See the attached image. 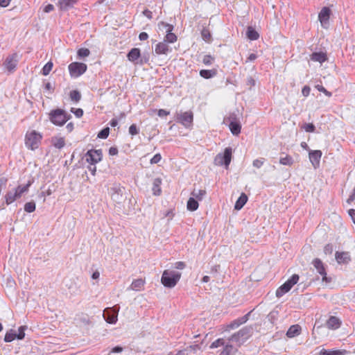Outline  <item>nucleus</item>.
Masks as SVG:
<instances>
[{
    "label": "nucleus",
    "mask_w": 355,
    "mask_h": 355,
    "mask_svg": "<svg viewBox=\"0 0 355 355\" xmlns=\"http://www.w3.org/2000/svg\"><path fill=\"white\" fill-rule=\"evenodd\" d=\"M71 118L64 110L57 108L52 110L49 114V121L55 125L62 126Z\"/></svg>",
    "instance_id": "obj_1"
},
{
    "label": "nucleus",
    "mask_w": 355,
    "mask_h": 355,
    "mask_svg": "<svg viewBox=\"0 0 355 355\" xmlns=\"http://www.w3.org/2000/svg\"><path fill=\"white\" fill-rule=\"evenodd\" d=\"M181 273L174 270H165L161 277V282L166 288H173L179 282Z\"/></svg>",
    "instance_id": "obj_2"
},
{
    "label": "nucleus",
    "mask_w": 355,
    "mask_h": 355,
    "mask_svg": "<svg viewBox=\"0 0 355 355\" xmlns=\"http://www.w3.org/2000/svg\"><path fill=\"white\" fill-rule=\"evenodd\" d=\"M252 333V327H244L230 337L229 341L235 343L237 347H240L251 336Z\"/></svg>",
    "instance_id": "obj_3"
},
{
    "label": "nucleus",
    "mask_w": 355,
    "mask_h": 355,
    "mask_svg": "<svg viewBox=\"0 0 355 355\" xmlns=\"http://www.w3.org/2000/svg\"><path fill=\"white\" fill-rule=\"evenodd\" d=\"M42 135L35 130L26 132L25 135V145L26 146L32 150L38 148Z\"/></svg>",
    "instance_id": "obj_4"
},
{
    "label": "nucleus",
    "mask_w": 355,
    "mask_h": 355,
    "mask_svg": "<svg viewBox=\"0 0 355 355\" xmlns=\"http://www.w3.org/2000/svg\"><path fill=\"white\" fill-rule=\"evenodd\" d=\"M124 192L125 187L118 183L113 184L109 189V193L112 200L118 204L121 203L125 200Z\"/></svg>",
    "instance_id": "obj_5"
},
{
    "label": "nucleus",
    "mask_w": 355,
    "mask_h": 355,
    "mask_svg": "<svg viewBox=\"0 0 355 355\" xmlns=\"http://www.w3.org/2000/svg\"><path fill=\"white\" fill-rule=\"evenodd\" d=\"M232 153V148H226L223 154L219 153L216 155L214 159L215 164L218 166L225 165V166H228L231 162Z\"/></svg>",
    "instance_id": "obj_6"
},
{
    "label": "nucleus",
    "mask_w": 355,
    "mask_h": 355,
    "mask_svg": "<svg viewBox=\"0 0 355 355\" xmlns=\"http://www.w3.org/2000/svg\"><path fill=\"white\" fill-rule=\"evenodd\" d=\"M127 58L130 62L142 65L148 61V58H141L140 49L138 48L132 49L127 54Z\"/></svg>",
    "instance_id": "obj_7"
},
{
    "label": "nucleus",
    "mask_w": 355,
    "mask_h": 355,
    "mask_svg": "<svg viewBox=\"0 0 355 355\" xmlns=\"http://www.w3.org/2000/svg\"><path fill=\"white\" fill-rule=\"evenodd\" d=\"M68 68L71 76L77 78L87 71V67L84 63L74 62L71 63Z\"/></svg>",
    "instance_id": "obj_8"
},
{
    "label": "nucleus",
    "mask_w": 355,
    "mask_h": 355,
    "mask_svg": "<svg viewBox=\"0 0 355 355\" xmlns=\"http://www.w3.org/2000/svg\"><path fill=\"white\" fill-rule=\"evenodd\" d=\"M103 158V151L101 149L89 150L85 154L86 162L90 164H96L101 162Z\"/></svg>",
    "instance_id": "obj_9"
},
{
    "label": "nucleus",
    "mask_w": 355,
    "mask_h": 355,
    "mask_svg": "<svg viewBox=\"0 0 355 355\" xmlns=\"http://www.w3.org/2000/svg\"><path fill=\"white\" fill-rule=\"evenodd\" d=\"M158 26L159 28H166V35L164 37V42L168 43H174L177 41V36L172 33V31L174 29V26L173 25L166 23L164 21H160L158 24Z\"/></svg>",
    "instance_id": "obj_10"
},
{
    "label": "nucleus",
    "mask_w": 355,
    "mask_h": 355,
    "mask_svg": "<svg viewBox=\"0 0 355 355\" xmlns=\"http://www.w3.org/2000/svg\"><path fill=\"white\" fill-rule=\"evenodd\" d=\"M177 121L186 128L190 127L193 123V115L192 112L177 113Z\"/></svg>",
    "instance_id": "obj_11"
},
{
    "label": "nucleus",
    "mask_w": 355,
    "mask_h": 355,
    "mask_svg": "<svg viewBox=\"0 0 355 355\" xmlns=\"http://www.w3.org/2000/svg\"><path fill=\"white\" fill-rule=\"evenodd\" d=\"M19 62V55L17 53L9 55L4 61V66L8 72H13Z\"/></svg>",
    "instance_id": "obj_12"
},
{
    "label": "nucleus",
    "mask_w": 355,
    "mask_h": 355,
    "mask_svg": "<svg viewBox=\"0 0 355 355\" xmlns=\"http://www.w3.org/2000/svg\"><path fill=\"white\" fill-rule=\"evenodd\" d=\"M225 121L229 122V128L232 135H238L241 132V125L235 114H231L228 118H225Z\"/></svg>",
    "instance_id": "obj_13"
},
{
    "label": "nucleus",
    "mask_w": 355,
    "mask_h": 355,
    "mask_svg": "<svg viewBox=\"0 0 355 355\" xmlns=\"http://www.w3.org/2000/svg\"><path fill=\"white\" fill-rule=\"evenodd\" d=\"M331 11L328 7H323L318 14V20L324 28H328L329 26V18Z\"/></svg>",
    "instance_id": "obj_14"
},
{
    "label": "nucleus",
    "mask_w": 355,
    "mask_h": 355,
    "mask_svg": "<svg viewBox=\"0 0 355 355\" xmlns=\"http://www.w3.org/2000/svg\"><path fill=\"white\" fill-rule=\"evenodd\" d=\"M312 264L316 269L318 272L322 277V279L323 282H325L327 283H329L331 282V279L330 277H327L324 264L320 259H314L312 261Z\"/></svg>",
    "instance_id": "obj_15"
},
{
    "label": "nucleus",
    "mask_w": 355,
    "mask_h": 355,
    "mask_svg": "<svg viewBox=\"0 0 355 355\" xmlns=\"http://www.w3.org/2000/svg\"><path fill=\"white\" fill-rule=\"evenodd\" d=\"M103 318L110 324H115L117 321L118 310L107 308L103 311Z\"/></svg>",
    "instance_id": "obj_16"
},
{
    "label": "nucleus",
    "mask_w": 355,
    "mask_h": 355,
    "mask_svg": "<svg viewBox=\"0 0 355 355\" xmlns=\"http://www.w3.org/2000/svg\"><path fill=\"white\" fill-rule=\"evenodd\" d=\"M322 152L319 150H310L309 152V159L313 166L316 168L320 164V161L322 157Z\"/></svg>",
    "instance_id": "obj_17"
},
{
    "label": "nucleus",
    "mask_w": 355,
    "mask_h": 355,
    "mask_svg": "<svg viewBox=\"0 0 355 355\" xmlns=\"http://www.w3.org/2000/svg\"><path fill=\"white\" fill-rule=\"evenodd\" d=\"M335 257L339 264H346L351 261L350 254L348 252H336Z\"/></svg>",
    "instance_id": "obj_18"
},
{
    "label": "nucleus",
    "mask_w": 355,
    "mask_h": 355,
    "mask_svg": "<svg viewBox=\"0 0 355 355\" xmlns=\"http://www.w3.org/2000/svg\"><path fill=\"white\" fill-rule=\"evenodd\" d=\"M155 51L157 54H167L169 51H171V49L168 46V45L166 43V42H159L155 46Z\"/></svg>",
    "instance_id": "obj_19"
},
{
    "label": "nucleus",
    "mask_w": 355,
    "mask_h": 355,
    "mask_svg": "<svg viewBox=\"0 0 355 355\" xmlns=\"http://www.w3.org/2000/svg\"><path fill=\"white\" fill-rule=\"evenodd\" d=\"M341 322L340 319L336 316H330L327 321V326L329 329H337L340 327Z\"/></svg>",
    "instance_id": "obj_20"
},
{
    "label": "nucleus",
    "mask_w": 355,
    "mask_h": 355,
    "mask_svg": "<svg viewBox=\"0 0 355 355\" xmlns=\"http://www.w3.org/2000/svg\"><path fill=\"white\" fill-rule=\"evenodd\" d=\"M311 60L322 64L327 60V54L323 52H314L311 55Z\"/></svg>",
    "instance_id": "obj_21"
},
{
    "label": "nucleus",
    "mask_w": 355,
    "mask_h": 355,
    "mask_svg": "<svg viewBox=\"0 0 355 355\" xmlns=\"http://www.w3.org/2000/svg\"><path fill=\"white\" fill-rule=\"evenodd\" d=\"M33 180H28L27 184L25 185H19L17 188L15 189V191L18 196L19 198H21L23 193H26L28 191L29 187L33 184Z\"/></svg>",
    "instance_id": "obj_22"
},
{
    "label": "nucleus",
    "mask_w": 355,
    "mask_h": 355,
    "mask_svg": "<svg viewBox=\"0 0 355 355\" xmlns=\"http://www.w3.org/2000/svg\"><path fill=\"white\" fill-rule=\"evenodd\" d=\"M162 179L159 178H155L153 182L152 191L155 196H159L162 192L161 189Z\"/></svg>",
    "instance_id": "obj_23"
},
{
    "label": "nucleus",
    "mask_w": 355,
    "mask_h": 355,
    "mask_svg": "<svg viewBox=\"0 0 355 355\" xmlns=\"http://www.w3.org/2000/svg\"><path fill=\"white\" fill-rule=\"evenodd\" d=\"M301 327L298 324H294L289 327L286 332V336L288 338H293L300 334Z\"/></svg>",
    "instance_id": "obj_24"
},
{
    "label": "nucleus",
    "mask_w": 355,
    "mask_h": 355,
    "mask_svg": "<svg viewBox=\"0 0 355 355\" xmlns=\"http://www.w3.org/2000/svg\"><path fill=\"white\" fill-rule=\"evenodd\" d=\"M247 201L248 196L244 193H242L234 205V209L236 210L241 209Z\"/></svg>",
    "instance_id": "obj_25"
},
{
    "label": "nucleus",
    "mask_w": 355,
    "mask_h": 355,
    "mask_svg": "<svg viewBox=\"0 0 355 355\" xmlns=\"http://www.w3.org/2000/svg\"><path fill=\"white\" fill-rule=\"evenodd\" d=\"M346 353V350L322 349L319 355H345Z\"/></svg>",
    "instance_id": "obj_26"
},
{
    "label": "nucleus",
    "mask_w": 355,
    "mask_h": 355,
    "mask_svg": "<svg viewBox=\"0 0 355 355\" xmlns=\"http://www.w3.org/2000/svg\"><path fill=\"white\" fill-rule=\"evenodd\" d=\"M200 76L205 79H209L216 76V69H201L199 72Z\"/></svg>",
    "instance_id": "obj_27"
},
{
    "label": "nucleus",
    "mask_w": 355,
    "mask_h": 355,
    "mask_svg": "<svg viewBox=\"0 0 355 355\" xmlns=\"http://www.w3.org/2000/svg\"><path fill=\"white\" fill-rule=\"evenodd\" d=\"M51 144L55 148L61 149L65 146V140L64 137H53L51 139Z\"/></svg>",
    "instance_id": "obj_28"
},
{
    "label": "nucleus",
    "mask_w": 355,
    "mask_h": 355,
    "mask_svg": "<svg viewBox=\"0 0 355 355\" xmlns=\"http://www.w3.org/2000/svg\"><path fill=\"white\" fill-rule=\"evenodd\" d=\"M144 283L145 282L142 279H135L130 286V289L136 291H139L142 290L144 286Z\"/></svg>",
    "instance_id": "obj_29"
},
{
    "label": "nucleus",
    "mask_w": 355,
    "mask_h": 355,
    "mask_svg": "<svg viewBox=\"0 0 355 355\" xmlns=\"http://www.w3.org/2000/svg\"><path fill=\"white\" fill-rule=\"evenodd\" d=\"M291 289V286L286 283H284L280 287H279L276 291V296L277 297H281L285 293H288Z\"/></svg>",
    "instance_id": "obj_30"
},
{
    "label": "nucleus",
    "mask_w": 355,
    "mask_h": 355,
    "mask_svg": "<svg viewBox=\"0 0 355 355\" xmlns=\"http://www.w3.org/2000/svg\"><path fill=\"white\" fill-rule=\"evenodd\" d=\"M6 198V203L7 205H10L13 202H15L17 199L19 198L18 196H17V193L15 191H9L7 192L6 195L5 196Z\"/></svg>",
    "instance_id": "obj_31"
},
{
    "label": "nucleus",
    "mask_w": 355,
    "mask_h": 355,
    "mask_svg": "<svg viewBox=\"0 0 355 355\" xmlns=\"http://www.w3.org/2000/svg\"><path fill=\"white\" fill-rule=\"evenodd\" d=\"M198 206L199 205L197 200H196L193 197H191L189 198L187 205L188 210L191 211H196L198 209Z\"/></svg>",
    "instance_id": "obj_32"
},
{
    "label": "nucleus",
    "mask_w": 355,
    "mask_h": 355,
    "mask_svg": "<svg viewBox=\"0 0 355 355\" xmlns=\"http://www.w3.org/2000/svg\"><path fill=\"white\" fill-rule=\"evenodd\" d=\"M246 35L248 38L250 39V40H257L259 37V35L257 33V31L252 26H249L248 28L246 31Z\"/></svg>",
    "instance_id": "obj_33"
},
{
    "label": "nucleus",
    "mask_w": 355,
    "mask_h": 355,
    "mask_svg": "<svg viewBox=\"0 0 355 355\" xmlns=\"http://www.w3.org/2000/svg\"><path fill=\"white\" fill-rule=\"evenodd\" d=\"M61 9L67 10L72 8L76 3V0H60L59 1Z\"/></svg>",
    "instance_id": "obj_34"
},
{
    "label": "nucleus",
    "mask_w": 355,
    "mask_h": 355,
    "mask_svg": "<svg viewBox=\"0 0 355 355\" xmlns=\"http://www.w3.org/2000/svg\"><path fill=\"white\" fill-rule=\"evenodd\" d=\"M236 351L237 348H234L232 345L227 343L224 345V348L219 355H230L233 352Z\"/></svg>",
    "instance_id": "obj_35"
},
{
    "label": "nucleus",
    "mask_w": 355,
    "mask_h": 355,
    "mask_svg": "<svg viewBox=\"0 0 355 355\" xmlns=\"http://www.w3.org/2000/svg\"><path fill=\"white\" fill-rule=\"evenodd\" d=\"M15 338H17L15 331H14L13 329H10L6 334L4 337V341L6 343H10L14 340Z\"/></svg>",
    "instance_id": "obj_36"
},
{
    "label": "nucleus",
    "mask_w": 355,
    "mask_h": 355,
    "mask_svg": "<svg viewBox=\"0 0 355 355\" xmlns=\"http://www.w3.org/2000/svg\"><path fill=\"white\" fill-rule=\"evenodd\" d=\"M69 97L72 101L78 103L81 99V94L78 90H72L70 92Z\"/></svg>",
    "instance_id": "obj_37"
},
{
    "label": "nucleus",
    "mask_w": 355,
    "mask_h": 355,
    "mask_svg": "<svg viewBox=\"0 0 355 355\" xmlns=\"http://www.w3.org/2000/svg\"><path fill=\"white\" fill-rule=\"evenodd\" d=\"M206 194V191L205 190H202V189H200V190H196L194 189L192 192H191V196L194 198H196L199 200H201L203 197L205 196Z\"/></svg>",
    "instance_id": "obj_38"
},
{
    "label": "nucleus",
    "mask_w": 355,
    "mask_h": 355,
    "mask_svg": "<svg viewBox=\"0 0 355 355\" xmlns=\"http://www.w3.org/2000/svg\"><path fill=\"white\" fill-rule=\"evenodd\" d=\"M279 163L285 166H291L293 164V159L290 155H286L284 157H281Z\"/></svg>",
    "instance_id": "obj_39"
},
{
    "label": "nucleus",
    "mask_w": 355,
    "mask_h": 355,
    "mask_svg": "<svg viewBox=\"0 0 355 355\" xmlns=\"http://www.w3.org/2000/svg\"><path fill=\"white\" fill-rule=\"evenodd\" d=\"M53 64L51 61L48 62L42 68V73L44 76H47L49 74L51 71L52 70Z\"/></svg>",
    "instance_id": "obj_40"
},
{
    "label": "nucleus",
    "mask_w": 355,
    "mask_h": 355,
    "mask_svg": "<svg viewBox=\"0 0 355 355\" xmlns=\"http://www.w3.org/2000/svg\"><path fill=\"white\" fill-rule=\"evenodd\" d=\"M36 206L34 201L26 202L24 205V211L28 213H32L35 210Z\"/></svg>",
    "instance_id": "obj_41"
},
{
    "label": "nucleus",
    "mask_w": 355,
    "mask_h": 355,
    "mask_svg": "<svg viewBox=\"0 0 355 355\" xmlns=\"http://www.w3.org/2000/svg\"><path fill=\"white\" fill-rule=\"evenodd\" d=\"M90 54V51L88 49L81 48L78 50L77 55L78 58H83L87 57Z\"/></svg>",
    "instance_id": "obj_42"
},
{
    "label": "nucleus",
    "mask_w": 355,
    "mask_h": 355,
    "mask_svg": "<svg viewBox=\"0 0 355 355\" xmlns=\"http://www.w3.org/2000/svg\"><path fill=\"white\" fill-rule=\"evenodd\" d=\"M299 280V275L294 274L287 281L286 283L292 288L295 284L297 283Z\"/></svg>",
    "instance_id": "obj_43"
},
{
    "label": "nucleus",
    "mask_w": 355,
    "mask_h": 355,
    "mask_svg": "<svg viewBox=\"0 0 355 355\" xmlns=\"http://www.w3.org/2000/svg\"><path fill=\"white\" fill-rule=\"evenodd\" d=\"M201 36L205 42H209L211 39V33L208 28H204L201 31Z\"/></svg>",
    "instance_id": "obj_44"
},
{
    "label": "nucleus",
    "mask_w": 355,
    "mask_h": 355,
    "mask_svg": "<svg viewBox=\"0 0 355 355\" xmlns=\"http://www.w3.org/2000/svg\"><path fill=\"white\" fill-rule=\"evenodd\" d=\"M225 345V340L223 338H218V339L216 340L215 341H214L211 344L210 348H211V349L217 348L220 346H224Z\"/></svg>",
    "instance_id": "obj_45"
},
{
    "label": "nucleus",
    "mask_w": 355,
    "mask_h": 355,
    "mask_svg": "<svg viewBox=\"0 0 355 355\" xmlns=\"http://www.w3.org/2000/svg\"><path fill=\"white\" fill-rule=\"evenodd\" d=\"M214 61V58L211 55H205L203 57L202 62L206 66H210Z\"/></svg>",
    "instance_id": "obj_46"
},
{
    "label": "nucleus",
    "mask_w": 355,
    "mask_h": 355,
    "mask_svg": "<svg viewBox=\"0 0 355 355\" xmlns=\"http://www.w3.org/2000/svg\"><path fill=\"white\" fill-rule=\"evenodd\" d=\"M109 133H110V128H103V130H101L98 133V138H100V139H107V137L109 136Z\"/></svg>",
    "instance_id": "obj_47"
},
{
    "label": "nucleus",
    "mask_w": 355,
    "mask_h": 355,
    "mask_svg": "<svg viewBox=\"0 0 355 355\" xmlns=\"http://www.w3.org/2000/svg\"><path fill=\"white\" fill-rule=\"evenodd\" d=\"M251 312L252 311H250L247 314H245V315L236 319V321L237 322L239 326L245 323L249 320V317H250V315Z\"/></svg>",
    "instance_id": "obj_48"
},
{
    "label": "nucleus",
    "mask_w": 355,
    "mask_h": 355,
    "mask_svg": "<svg viewBox=\"0 0 355 355\" xmlns=\"http://www.w3.org/2000/svg\"><path fill=\"white\" fill-rule=\"evenodd\" d=\"M26 329V326H21L18 329V333H16L17 339L18 340H22L25 337V333L24 331Z\"/></svg>",
    "instance_id": "obj_49"
},
{
    "label": "nucleus",
    "mask_w": 355,
    "mask_h": 355,
    "mask_svg": "<svg viewBox=\"0 0 355 355\" xmlns=\"http://www.w3.org/2000/svg\"><path fill=\"white\" fill-rule=\"evenodd\" d=\"M315 87L320 92L324 94L325 96L328 97H331L332 96V93L327 91L322 85H316Z\"/></svg>",
    "instance_id": "obj_50"
},
{
    "label": "nucleus",
    "mask_w": 355,
    "mask_h": 355,
    "mask_svg": "<svg viewBox=\"0 0 355 355\" xmlns=\"http://www.w3.org/2000/svg\"><path fill=\"white\" fill-rule=\"evenodd\" d=\"M264 162V158L256 159L253 161L252 165L255 168H260L263 165Z\"/></svg>",
    "instance_id": "obj_51"
},
{
    "label": "nucleus",
    "mask_w": 355,
    "mask_h": 355,
    "mask_svg": "<svg viewBox=\"0 0 355 355\" xmlns=\"http://www.w3.org/2000/svg\"><path fill=\"white\" fill-rule=\"evenodd\" d=\"M302 128L307 132H313L315 130V127L313 123H305Z\"/></svg>",
    "instance_id": "obj_52"
},
{
    "label": "nucleus",
    "mask_w": 355,
    "mask_h": 355,
    "mask_svg": "<svg viewBox=\"0 0 355 355\" xmlns=\"http://www.w3.org/2000/svg\"><path fill=\"white\" fill-rule=\"evenodd\" d=\"M71 111L78 118H80L83 115V110L81 108L76 109V108L72 107Z\"/></svg>",
    "instance_id": "obj_53"
},
{
    "label": "nucleus",
    "mask_w": 355,
    "mask_h": 355,
    "mask_svg": "<svg viewBox=\"0 0 355 355\" xmlns=\"http://www.w3.org/2000/svg\"><path fill=\"white\" fill-rule=\"evenodd\" d=\"M129 133L132 135H136L139 133V130L135 124H132L129 128Z\"/></svg>",
    "instance_id": "obj_54"
},
{
    "label": "nucleus",
    "mask_w": 355,
    "mask_h": 355,
    "mask_svg": "<svg viewBox=\"0 0 355 355\" xmlns=\"http://www.w3.org/2000/svg\"><path fill=\"white\" fill-rule=\"evenodd\" d=\"M162 159V156L159 153L155 154L150 159V164H157Z\"/></svg>",
    "instance_id": "obj_55"
},
{
    "label": "nucleus",
    "mask_w": 355,
    "mask_h": 355,
    "mask_svg": "<svg viewBox=\"0 0 355 355\" xmlns=\"http://www.w3.org/2000/svg\"><path fill=\"white\" fill-rule=\"evenodd\" d=\"M333 245L331 244H327L324 248V252L326 254H330L333 252Z\"/></svg>",
    "instance_id": "obj_56"
},
{
    "label": "nucleus",
    "mask_w": 355,
    "mask_h": 355,
    "mask_svg": "<svg viewBox=\"0 0 355 355\" xmlns=\"http://www.w3.org/2000/svg\"><path fill=\"white\" fill-rule=\"evenodd\" d=\"M311 88L308 85H305L302 90V95L305 97L308 96L310 94Z\"/></svg>",
    "instance_id": "obj_57"
},
{
    "label": "nucleus",
    "mask_w": 355,
    "mask_h": 355,
    "mask_svg": "<svg viewBox=\"0 0 355 355\" xmlns=\"http://www.w3.org/2000/svg\"><path fill=\"white\" fill-rule=\"evenodd\" d=\"M186 264L183 261H178L175 263V268L176 269L182 270L185 268Z\"/></svg>",
    "instance_id": "obj_58"
},
{
    "label": "nucleus",
    "mask_w": 355,
    "mask_h": 355,
    "mask_svg": "<svg viewBox=\"0 0 355 355\" xmlns=\"http://www.w3.org/2000/svg\"><path fill=\"white\" fill-rule=\"evenodd\" d=\"M8 182V179L6 178H0V189H3L6 187Z\"/></svg>",
    "instance_id": "obj_59"
},
{
    "label": "nucleus",
    "mask_w": 355,
    "mask_h": 355,
    "mask_svg": "<svg viewBox=\"0 0 355 355\" xmlns=\"http://www.w3.org/2000/svg\"><path fill=\"white\" fill-rule=\"evenodd\" d=\"M355 200V187L353 189L352 193L349 196L348 199L347 200V202L348 204H351L354 200Z\"/></svg>",
    "instance_id": "obj_60"
},
{
    "label": "nucleus",
    "mask_w": 355,
    "mask_h": 355,
    "mask_svg": "<svg viewBox=\"0 0 355 355\" xmlns=\"http://www.w3.org/2000/svg\"><path fill=\"white\" fill-rule=\"evenodd\" d=\"M54 10V6L53 4H47L44 8V12H50L51 11H53Z\"/></svg>",
    "instance_id": "obj_61"
},
{
    "label": "nucleus",
    "mask_w": 355,
    "mask_h": 355,
    "mask_svg": "<svg viewBox=\"0 0 355 355\" xmlns=\"http://www.w3.org/2000/svg\"><path fill=\"white\" fill-rule=\"evenodd\" d=\"M239 324L237 323V322L236 321V320H233L232 322H231L228 325H227V328L230 329H236L237 327H239Z\"/></svg>",
    "instance_id": "obj_62"
},
{
    "label": "nucleus",
    "mask_w": 355,
    "mask_h": 355,
    "mask_svg": "<svg viewBox=\"0 0 355 355\" xmlns=\"http://www.w3.org/2000/svg\"><path fill=\"white\" fill-rule=\"evenodd\" d=\"M143 15L146 16L148 19H151L153 18V13L148 9H145L143 11Z\"/></svg>",
    "instance_id": "obj_63"
},
{
    "label": "nucleus",
    "mask_w": 355,
    "mask_h": 355,
    "mask_svg": "<svg viewBox=\"0 0 355 355\" xmlns=\"http://www.w3.org/2000/svg\"><path fill=\"white\" fill-rule=\"evenodd\" d=\"M348 214L352 218L353 223L355 224V209H351L348 211Z\"/></svg>",
    "instance_id": "obj_64"
}]
</instances>
